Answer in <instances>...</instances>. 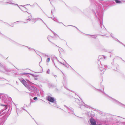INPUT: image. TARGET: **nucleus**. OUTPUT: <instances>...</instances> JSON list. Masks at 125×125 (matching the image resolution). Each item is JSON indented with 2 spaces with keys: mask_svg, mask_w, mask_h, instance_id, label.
<instances>
[{
  "mask_svg": "<svg viewBox=\"0 0 125 125\" xmlns=\"http://www.w3.org/2000/svg\"><path fill=\"white\" fill-rule=\"evenodd\" d=\"M50 60V58H47V62H49Z\"/></svg>",
  "mask_w": 125,
  "mask_h": 125,
  "instance_id": "8",
  "label": "nucleus"
},
{
  "mask_svg": "<svg viewBox=\"0 0 125 125\" xmlns=\"http://www.w3.org/2000/svg\"><path fill=\"white\" fill-rule=\"evenodd\" d=\"M26 81L27 82L29 83V84H31V83L28 80H27Z\"/></svg>",
  "mask_w": 125,
  "mask_h": 125,
  "instance_id": "9",
  "label": "nucleus"
},
{
  "mask_svg": "<svg viewBox=\"0 0 125 125\" xmlns=\"http://www.w3.org/2000/svg\"><path fill=\"white\" fill-rule=\"evenodd\" d=\"M61 63V64H63V65H65V66H66V67H67V65H65L64 64L62 63H61V62H60Z\"/></svg>",
  "mask_w": 125,
  "mask_h": 125,
  "instance_id": "15",
  "label": "nucleus"
},
{
  "mask_svg": "<svg viewBox=\"0 0 125 125\" xmlns=\"http://www.w3.org/2000/svg\"><path fill=\"white\" fill-rule=\"evenodd\" d=\"M47 99L48 101L52 103L54 102L55 101V100L54 98L50 96H48L47 97Z\"/></svg>",
  "mask_w": 125,
  "mask_h": 125,
  "instance_id": "2",
  "label": "nucleus"
},
{
  "mask_svg": "<svg viewBox=\"0 0 125 125\" xmlns=\"http://www.w3.org/2000/svg\"><path fill=\"white\" fill-rule=\"evenodd\" d=\"M113 100H114V101H115V102H116V103H117L118 104H119V103H120L118 101H116V100L115 99H113Z\"/></svg>",
  "mask_w": 125,
  "mask_h": 125,
  "instance_id": "7",
  "label": "nucleus"
},
{
  "mask_svg": "<svg viewBox=\"0 0 125 125\" xmlns=\"http://www.w3.org/2000/svg\"><path fill=\"white\" fill-rule=\"evenodd\" d=\"M28 17V19H28V20H29V21L31 20L30 18H31V17Z\"/></svg>",
  "mask_w": 125,
  "mask_h": 125,
  "instance_id": "13",
  "label": "nucleus"
},
{
  "mask_svg": "<svg viewBox=\"0 0 125 125\" xmlns=\"http://www.w3.org/2000/svg\"><path fill=\"white\" fill-rule=\"evenodd\" d=\"M90 122L92 125H96V121L94 119H90Z\"/></svg>",
  "mask_w": 125,
  "mask_h": 125,
  "instance_id": "3",
  "label": "nucleus"
},
{
  "mask_svg": "<svg viewBox=\"0 0 125 125\" xmlns=\"http://www.w3.org/2000/svg\"><path fill=\"white\" fill-rule=\"evenodd\" d=\"M49 37H50V36H48V40H49Z\"/></svg>",
  "mask_w": 125,
  "mask_h": 125,
  "instance_id": "17",
  "label": "nucleus"
},
{
  "mask_svg": "<svg viewBox=\"0 0 125 125\" xmlns=\"http://www.w3.org/2000/svg\"><path fill=\"white\" fill-rule=\"evenodd\" d=\"M104 58V57L103 55H99V59L100 60H101V59L102 58Z\"/></svg>",
  "mask_w": 125,
  "mask_h": 125,
  "instance_id": "5",
  "label": "nucleus"
},
{
  "mask_svg": "<svg viewBox=\"0 0 125 125\" xmlns=\"http://www.w3.org/2000/svg\"><path fill=\"white\" fill-rule=\"evenodd\" d=\"M26 88H27L30 91H33L35 90L36 88L33 87L31 86L30 85H28L27 87H26Z\"/></svg>",
  "mask_w": 125,
  "mask_h": 125,
  "instance_id": "1",
  "label": "nucleus"
},
{
  "mask_svg": "<svg viewBox=\"0 0 125 125\" xmlns=\"http://www.w3.org/2000/svg\"><path fill=\"white\" fill-rule=\"evenodd\" d=\"M115 1L116 3H120L121 2L119 0H115Z\"/></svg>",
  "mask_w": 125,
  "mask_h": 125,
  "instance_id": "6",
  "label": "nucleus"
},
{
  "mask_svg": "<svg viewBox=\"0 0 125 125\" xmlns=\"http://www.w3.org/2000/svg\"><path fill=\"white\" fill-rule=\"evenodd\" d=\"M37 99V97H35L34 98H33V99H34V100H36V99Z\"/></svg>",
  "mask_w": 125,
  "mask_h": 125,
  "instance_id": "14",
  "label": "nucleus"
},
{
  "mask_svg": "<svg viewBox=\"0 0 125 125\" xmlns=\"http://www.w3.org/2000/svg\"><path fill=\"white\" fill-rule=\"evenodd\" d=\"M50 72V71L48 69V70L47 72V73L49 74V73Z\"/></svg>",
  "mask_w": 125,
  "mask_h": 125,
  "instance_id": "12",
  "label": "nucleus"
},
{
  "mask_svg": "<svg viewBox=\"0 0 125 125\" xmlns=\"http://www.w3.org/2000/svg\"><path fill=\"white\" fill-rule=\"evenodd\" d=\"M100 125V124H99V125Z\"/></svg>",
  "mask_w": 125,
  "mask_h": 125,
  "instance_id": "19",
  "label": "nucleus"
},
{
  "mask_svg": "<svg viewBox=\"0 0 125 125\" xmlns=\"http://www.w3.org/2000/svg\"><path fill=\"white\" fill-rule=\"evenodd\" d=\"M20 81L25 87L27 86V85L26 84V82L25 80L22 79L20 80Z\"/></svg>",
  "mask_w": 125,
  "mask_h": 125,
  "instance_id": "4",
  "label": "nucleus"
},
{
  "mask_svg": "<svg viewBox=\"0 0 125 125\" xmlns=\"http://www.w3.org/2000/svg\"><path fill=\"white\" fill-rule=\"evenodd\" d=\"M26 81L27 82L29 83V84H31V83L28 80H27Z\"/></svg>",
  "mask_w": 125,
  "mask_h": 125,
  "instance_id": "10",
  "label": "nucleus"
},
{
  "mask_svg": "<svg viewBox=\"0 0 125 125\" xmlns=\"http://www.w3.org/2000/svg\"><path fill=\"white\" fill-rule=\"evenodd\" d=\"M8 3L10 4H13V3H12L11 2H8Z\"/></svg>",
  "mask_w": 125,
  "mask_h": 125,
  "instance_id": "16",
  "label": "nucleus"
},
{
  "mask_svg": "<svg viewBox=\"0 0 125 125\" xmlns=\"http://www.w3.org/2000/svg\"><path fill=\"white\" fill-rule=\"evenodd\" d=\"M91 36L92 37L94 38H95L96 37V36H95L91 35Z\"/></svg>",
  "mask_w": 125,
  "mask_h": 125,
  "instance_id": "11",
  "label": "nucleus"
},
{
  "mask_svg": "<svg viewBox=\"0 0 125 125\" xmlns=\"http://www.w3.org/2000/svg\"><path fill=\"white\" fill-rule=\"evenodd\" d=\"M28 22V21L26 22H25V23H27V22Z\"/></svg>",
  "mask_w": 125,
  "mask_h": 125,
  "instance_id": "18",
  "label": "nucleus"
}]
</instances>
